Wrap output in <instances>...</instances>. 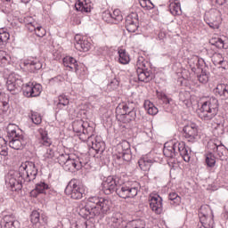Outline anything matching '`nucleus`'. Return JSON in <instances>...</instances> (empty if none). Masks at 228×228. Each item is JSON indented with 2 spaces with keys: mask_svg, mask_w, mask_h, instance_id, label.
Returning a JSON list of instances; mask_svg holds the SVG:
<instances>
[{
  "mask_svg": "<svg viewBox=\"0 0 228 228\" xmlns=\"http://www.w3.org/2000/svg\"><path fill=\"white\" fill-rule=\"evenodd\" d=\"M111 209V200L97 196L90 197L78 206V215L82 218H95L106 215Z\"/></svg>",
  "mask_w": 228,
  "mask_h": 228,
  "instance_id": "1",
  "label": "nucleus"
},
{
  "mask_svg": "<svg viewBox=\"0 0 228 228\" xmlns=\"http://www.w3.org/2000/svg\"><path fill=\"white\" fill-rule=\"evenodd\" d=\"M177 151L180 156H182V158L183 159V161H186V163H188L190 161V152L188 151V149H186V145L184 144L183 142H166L164 145L163 153L164 156H166V158H174Z\"/></svg>",
  "mask_w": 228,
  "mask_h": 228,
  "instance_id": "2",
  "label": "nucleus"
},
{
  "mask_svg": "<svg viewBox=\"0 0 228 228\" xmlns=\"http://www.w3.org/2000/svg\"><path fill=\"white\" fill-rule=\"evenodd\" d=\"M218 113V100L211 97L203 102L199 111V117L202 120H212Z\"/></svg>",
  "mask_w": 228,
  "mask_h": 228,
  "instance_id": "3",
  "label": "nucleus"
},
{
  "mask_svg": "<svg viewBox=\"0 0 228 228\" xmlns=\"http://www.w3.org/2000/svg\"><path fill=\"white\" fill-rule=\"evenodd\" d=\"M7 133L11 138L9 146L15 151H20V149L24 147L26 142H24V137L20 134L19 127L15 125H9L7 126Z\"/></svg>",
  "mask_w": 228,
  "mask_h": 228,
  "instance_id": "4",
  "label": "nucleus"
},
{
  "mask_svg": "<svg viewBox=\"0 0 228 228\" xmlns=\"http://www.w3.org/2000/svg\"><path fill=\"white\" fill-rule=\"evenodd\" d=\"M65 193L70 199L74 200H79L83 199L85 195V187L83 184L79 183V181L77 179H72L67 185L65 189Z\"/></svg>",
  "mask_w": 228,
  "mask_h": 228,
  "instance_id": "5",
  "label": "nucleus"
},
{
  "mask_svg": "<svg viewBox=\"0 0 228 228\" xmlns=\"http://www.w3.org/2000/svg\"><path fill=\"white\" fill-rule=\"evenodd\" d=\"M19 174L21 179L29 182L35 180L37 174H38V169L33 161H25L20 166Z\"/></svg>",
  "mask_w": 228,
  "mask_h": 228,
  "instance_id": "6",
  "label": "nucleus"
},
{
  "mask_svg": "<svg viewBox=\"0 0 228 228\" xmlns=\"http://www.w3.org/2000/svg\"><path fill=\"white\" fill-rule=\"evenodd\" d=\"M205 20H207V24L212 29H218L220 28V24L222 23V17L220 11L216 9H211L205 14Z\"/></svg>",
  "mask_w": 228,
  "mask_h": 228,
  "instance_id": "7",
  "label": "nucleus"
},
{
  "mask_svg": "<svg viewBox=\"0 0 228 228\" xmlns=\"http://www.w3.org/2000/svg\"><path fill=\"white\" fill-rule=\"evenodd\" d=\"M200 221L205 228H213L215 222L211 216V208L208 205L201 206L199 212Z\"/></svg>",
  "mask_w": 228,
  "mask_h": 228,
  "instance_id": "8",
  "label": "nucleus"
},
{
  "mask_svg": "<svg viewBox=\"0 0 228 228\" xmlns=\"http://www.w3.org/2000/svg\"><path fill=\"white\" fill-rule=\"evenodd\" d=\"M25 97H38L42 94V86L37 83H27L22 86Z\"/></svg>",
  "mask_w": 228,
  "mask_h": 228,
  "instance_id": "9",
  "label": "nucleus"
},
{
  "mask_svg": "<svg viewBox=\"0 0 228 228\" xmlns=\"http://www.w3.org/2000/svg\"><path fill=\"white\" fill-rule=\"evenodd\" d=\"M121 199H134L138 195V188L122 185L116 190Z\"/></svg>",
  "mask_w": 228,
  "mask_h": 228,
  "instance_id": "10",
  "label": "nucleus"
},
{
  "mask_svg": "<svg viewBox=\"0 0 228 228\" xmlns=\"http://www.w3.org/2000/svg\"><path fill=\"white\" fill-rule=\"evenodd\" d=\"M150 208L156 215L163 213V199L158 194L150 195Z\"/></svg>",
  "mask_w": 228,
  "mask_h": 228,
  "instance_id": "11",
  "label": "nucleus"
},
{
  "mask_svg": "<svg viewBox=\"0 0 228 228\" xmlns=\"http://www.w3.org/2000/svg\"><path fill=\"white\" fill-rule=\"evenodd\" d=\"M75 42V47L77 51L88 53V50L92 49V43H90V40L86 37L76 35Z\"/></svg>",
  "mask_w": 228,
  "mask_h": 228,
  "instance_id": "12",
  "label": "nucleus"
},
{
  "mask_svg": "<svg viewBox=\"0 0 228 228\" xmlns=\"http://www.w3.org/2000/svg\"><path fill=\"white\" fill-rule=\"evenodd\" d=\"M87 143L89 147H92L96 152H104L106 144L102 142V139L99 136L87 135Z\"/></svg>",
  "mask_w": 228,
  "mask_h": 228,
  "instance_id": "13",
  "label": "nucleus"
},
{
  "mask_svg": "<svg viewBox=\"0 0 228 228\" xmlns=\"http://www.w3.org/2000/svg\"><path fill=\"white\" fill-rule=\"evenodd\" d=\"M21 86L22 79L20 78V76L15 73L9 75L6 81V86L9 92H15V90H17V88H20Z\"/></svg>",
  "mask_w": 228,
  "mask_h": 228,
  "instance_id": "14",
  "label": "nucleus"
},
{
  "mask_svg": "<svg viewBox=\"0 0 228 228\" xmlns=\"http://www.w3.org/2000/svg\"><path fill=\"white\" fill-rule=\"evenodd\" d=\"M117 179H115L113 176H108L102 183V190L105 195H110V193L117 191Z\"/></svg>",
  "mask_w": 228,
  "mask_h": 228,
  "instance_id": "15",
  "label": "nucleus"
},
{
  "mask_svg": "<svg viewBox=\"0 0 228 228\" xmlns=\"http://www.w3.org/2000/svg\"><path fill=\"white\" fill-rule=\"evenodd\" d=\"M66 172H76L81 168V160L75 155H70L69 159L62 166Z\"/></svg>",
  "mask_w": 228,
  "mask_h": 228,
  "instance_id": "16",
  "label": "nucleus"
},
{
  "mask_svg": "<svg viewBox=\"0 0 228 228\" xmlns=\"http://www.w3.org/2000/svg\"><path fill=\"white\" fill-rule=\"evenodd\" d=\"M184 136L188 138L189 142L195 140L199 136V126L195 123H190L183 127Z\"/></svg>",
  "mask_w": 228,
  "mask_h": 228,
  "instance_id": "17",
  "label": "nucleus"
},
{
  "mask_svg": "<svg viewBox=\"0 0 228 228\" xmlns=\"http://www.w3.org/2000/svg\"><path fill=\"white\" fill-rule=\"evenodd\" d=\"M126 28L129 33H134L138 29V14L133 12L126 17Z\"/></svg>",
  "mask_w": 228,
  "mask_h": 228,
  "instance_id": "18",
  "label": "nucleus"
},
{
  "mask_svg": "<svg viewBox=\"0 0 228 228\" xmlns=\"http://www.w3.org/2000/svg\"><path fill=\"white\" fill-rule=\"evenodd\" d=\"M122 215L120 213H115L112 216L107 218V225L110 228H122Z\"/></svg>",
  "mask_w": 228,
  "mask_h": 228,
  "instance_id": "19",
  "label": "nucleus"
},
{
  "mask_svg": "<svg viewBox=\"0 0 228 228\" xmlns=\"http://www.w3.org/2000/svg\"><path fill=\"white\" fill-rule=\"evenodd\" d=\"M212 61L214 65L217 67L220 72H224V70H225V68L227 67V61H225L224 56H222V54L220 53L214 54L212 57Z\"/></svg>",
  "mask_w": 228,
  "mask_h": 228,
  "instance_id": "20",
  "label": "nucleus"
},
{
  "mask_svg": "<svg viewBox=\"0 0 228 228\" xmlns=\"http://www.w3.org/2000/svg\"><path fill=\"white\" fill-rule=\"evenodd\" d=\"M5 183L12 191H19V190H22V183H20V182L12 175H7Z\"/></svg>",
  "mask_w": 228,
  "mask_h": 228,
  "instance_id": "21",
  "label": "nucleus"
},
{
  "mask_svg": "<svg viewBox=\"0 0 228 228\" xmlns=\"http://www.w3.org/2000/svg\"><path fill=\"white\" fill-rule=\"evenodd\" d=\"M73 131L75 133H77L80 136V140H86L88 136H86V134L88 133L87 129H85V126L83 125L82 121H77L73 123Z\"/></svg>",
  "mask_w": 228,
  "mask_h": 228,
  "instance_id": "22",
  "label": "nucleus"
},
{
  "mask_svg": "<svg viewBox=\"0 0 228 228\" xmlns=\"http://www.w3.org/2000/svg\"><path fill=\"white\" fill-rule=\"evenodd\" d=\"M46 190H49V185L44 182H40L37 183L35 189L30 191V197L37 199L41 193H45Z\"/></svg>",
  "mask_w": 228,
  "mask_h": 228,
  "instance_id": "23",
  "label": "nucleus"
},
{
  "mask_svg": "<svg viewBox=\"0 0 228 228\" xmlns=\"http://www.w3.org/2000/svg\"><path fill=\"white\" fill-rule=\"evenodd\" d=\"M152 163H154V159L148 156L142 157L138 161L139 167L141 170H143V172H149L151 167H152Z\"/></svg>",
  "mask_w": 228,
  "mask_h": 228,
  "instance_id": "24",
  "label": "nucleus"
},
{
  "mask_svg": "<svg viewBox=\"0 0 228 228\" xmlns=\"http://www.w3.org/2000/svg\"><path fill=\"white\" fill-rule=\"evenodd\" d=\"M137 77L139 81H142L143 83H149V81L152 80V72L147 70L144 69H137Z\"/></svg>",
  "mask_w": 228,
  "mask_h": 228,
  "instance_id": "25",
  "label": "nucleus"
},
{
  "mask_svg": "<svg viewBox=\"0 0 228 228\" xmlns=\"http://www.w3.org/2000/svg\"><path fill=\"white\" fill-rule=\"evenodd\" d=\"M208 147L210 148L213 152H216L218 158L224 160L225 159V148L222 145H217L213 142H208Z\"/></svg>",
  "mask_w": 228,
  "mask_h": 228,
  "instance_id": "26",
  "label": "nucleus"
},
{
  "mask_svg": "<svg viewBox=\"0 0 228 228\" xmlns=\"http://www.w3.org/2000/svg\"><path fill=\"white\" fill-rule=\"evenodd\" d=\"M136 118V110H132L126 112V114H123L118 118L119 122H122L123 124H129L130 122H133Z\"/></svg>",
  "mask_w": 228,
  "mask_h": 228,
  "instance_id": "27",
  "label": "nucleus"
},
{
  "mask_svg": "<svg viewBox=\"0 0 228 228\" xmlns=\"http://www.w3.org/2000/svg\"><path fill=\"white\" fill-rule=\"evenodd\" d=\"M169 11L172 15H181V3H179V0H169Z\"/></svg>",
  "mask_w": 228,
  "mask_h": 228,
  "instance_id": "28",
  "label": "nucleus"
},
{
  "mask_svg": "<svg viewBox=\"0 0 228 228\" xmlns=\"http://www.w3.org/2000/svg\"><path fill=\"white\" fill-rule=\"evenodd\" d=\"M63 65L70 70H77V61L74 57L67 56L63 59Z\"/></svg>",
  "mask_w": 228,
  "mask_h": 228,
  "instance_id": "29",
  "label": "nucleus"
},
{
  "mask_svg": "<svg viewBox=\"0 0 228 228\" xmlns=\"http://www.w3.org/2000/svg\"><path fill=\"white\" fill-rule=\"evenodd\" d=\"M215 92L220 97H224V99H228V85L219 84L215 88Z\"/></svg>",
  "mask_w": 228,
  "mask_h": 228,
  "instance_id": "30",
  "label": "nucleus"
},
{
  "mask_svg": "<svg viewBox=\"0 0 228 228\" xmlns=\"http://www.w3.org/2000/svg\"><path fill=\"white\" fill-rule=\"evenodd\" d=\"M210 44L218 49H228V39L224 40L220 37H215L210 40Z\"/></svg>",
  "mask_w": 228,
  "mask_h": 228,
  "instance_id": "31",
  "label": "nucleus"
},
{
  "mask_svg": "<svg viewBox=\"0 0 228 228\" xmlns=\"http://www.w3.org/2000/svg\"><path fill=\"white\" fill-rule=\"evenodd\" d=\"M131 110H132L129 109V104L126 102L119 103L116 108L117 118H120L121 115H126V113H129V111Z\"/></svg>",
  "mask_w": 228,
  "mask_h": 228,
  "instance_id": "32",
  "label": "nucleus"
},
{
  "mask_svg": "<svg viewBox=\"0 0 228 228\" xmlns=\"http://www.w3.org/2000/svg\"><path fill=\"white\" fill-rule=\"evenodd\" d=\"M24 65L26 67H28L31 72H35V70H40V68L42 67V62L35 59L32 61H26L24 62Z\"/></svg>",
  "mask_w": 228,
  "mask_h": 228,
  "instance_id": "33",
  "label": "nucleus"
},
{
  "mask_svg": "<svg viewBox=\"0 0 228 228\" xmlns=\"http://www.w3.org/2000/svg\"><path fill=\"white\" fill-rule=\"evenodd\" d=\"M144 110L147 111L148 115H158V107L154 106V103H152L151 101L146 100L144 101Z\"/></svg>",
  "mask_w": 228,
  "mask_h": 228,
  "instance_id": "34",
  "label": "nucleus"
},
{
  "mask_svg": "<svg viewBox=\"0 0 228 228\" xmlns=\"http://www.w3.org/2000/svg\"><path fill=\"white\" fill-rule=\"evenodd\" d=\"M212 133L214 136H222V134L225 133V126L224 125V121H220L219 123L214 125Z\"/></svg>",
  "mask_w": 228,
  "mask_h": 228,
  "instance_id": "35",
  "label": "nucleus"
},
{
  "mask_svg": "<svg viewBox=\"0 0 228 228\" xmlns=\"http://www.w3.org/2000/svg\"><path fill=\"white\" fill-rule=\"evenodd\" d=\"M69 104H70V100L69 99V96L65 94L59 95L57 103V108H59V110H63L64 108H67Z\"/></svg>",
  "mask_w": 228,
  "mask_h": 228,
  "instance_id": "36",
  "label": "nucleus"
},
{
  "mask_svg": "<svg viewBox=\"0 0 228 228\" xmlns=\"http://www.w3.org/2000/svg\"><path fill=\"white\" fill-rule=\"evenodd\" d=\"M118 56H119V63L122 65H127L131 59L129 58V54H127V52H126L125 49H119L118 50Z\"/></svg>",
  "mask_w": 228,
  "mask_h": 228,
  "instance_id": "37",
  "label": "nucleus"
},
{
  "mask_svg": "<svg viewBox=\"0 0 228 228\" xmlns=\"http://www.w3.org/2000/svg\"><path fill=\"white\" fill-rule=\"evenodd\" d=\"M180 101H182L185 106H191V94L188 91L181 92Z\"/></svg>",
  "mask_w": 228,
  "mask_h": 228,
  "instance_id": "38",
  "label": "nucleus"
},
{
  "mask_svg": "<svg viewBox=\"0 0 228 228\" xmlns=\"http://www.w3.org/2000/svg\"><path fill=\"white\" fill-rule=\"evenodd\" d=\"M10 61H12V57H10L6 52L0 51V67H6V65H10Z\"/></svg>",
  "mask_w": 228,
  "mask_h": 228,
  "instance_id": "39",
  "label": "nucleus"
},
{
  "mask_svg": "<svg viewBox=\"0 0 228 228\" xmlns=\"http://www.w3.org/2000/svg\"><path fill=\"white\" fill-rule=\"evenodd\" d=\"M75 8L77 12H82L85 13H88V12H90L91 10L90 5H88L86 2H81V1H78L76 3Z\"/></svg>",
  "mask_w": 228,
  "mask_h": 228,
  "instance_id": "40",
  "label": "nucleus"
},
{
  "mask_svg": "<svg viewBox=\"0 0 228 228\" xmlns=\"http://www.w3.org/2000/svg\"><path fill=\"white\" fill-rule=\"evenodd\" d=\"M38 133L41 136V143L43 145H45L46 147H48V145H51V139H49V137H47V132L42 128H40L38 130Z\"/></svg>",
  "mask_w": 228,
  "mask_h": 228,
  "instance_id": "41",
  "label": "nucleus"
},
{
  "mask_svg": "<svg viewBox=\"0 0 228 228\" xmlns=\"http://www.w3.org/2000/svg\"><path fill=\"white\" fill-rule=\"evenodd\" d=\"M55 157L56 153L53 148L46 149V151L43 155L45 161H47L48 163H50L52 159H54Z\"/></svg>",
  "mask_w": 228,
  "mask_h": 228,
  "instance_id": "42",
  "label": "nucleus"
},
{
  "mask_svg": "<svg viewBox=\"0 0 228 228\" xmlns=\"http://www.w3.org/2000/svg\"><path fill=\"white\" fill-rule=\"evenodd\" d=\"M1 228H20V223L18 220L3 222Z\"/></svg>",
  "mask_w": 228,
  "mask_h": 228,
  "instance_id": "43",
  "label": "nucleus"
},
{
  "mask_svg": "<svg viewBox=\"0 0 228 228\" xmlns=\"http://www.w3.org/2000/svg\"><path fill=\"white\" fill-rule=\"evenodd\" d=\"M206 165L209 168H213V167H215V165H216V159L215 158V155L213 153L207 154Z\"/></svg>",
  "mask_w": 228,
  "mask_h": 228,
  "instance_id": "44",
  "label": "nucleus"
},
{
  "mask_svg": "<svg viewBox=\"0 0 228 228\" xmlns=\"http://www.w3.org/2000/svg\"><path fill=\"white\" fill-rule=\"evenodd\" d=\"M0 156H8V145L3 137H0Z\"/></svg>",
  "mask_w": 228,
  "mask_h": 228,
  "instance_id": "45",
  "label": "nucleus"
},
{
  "mask_svg": "<svg viewBox=\"0 0 228 228\" xmlns=\"http://www.w3.org/2000/svg\"><path fill=\"white\" fill-rule=\"evenodd\" d=\"M29 118L33 124H36V126L42 124V116L38 112L31 111Z\"/></svg>",
  "mask_w": 228,
  "mask_h": 228,
  "instance_id": "46",
  "label": "nucleus"
},
{
  "mask_svg": "<svg viewBox=\"0 0 228 228\" xmlns=\"http://www.w3.org/2000/svg\"><path fill=\"white\" fill-rule=\"evenodd\" d=\"M10 40V34L4 29H0V45H4Z\"/></svg>",
  "mask_w": 228,
  "mask_h": 228,
  "instance_id": "47",
  "label": "nucleus"
},
{
  "mask_svg": "<svg viewBox=\"0 0 228 228\" xmlns=\"http://www.w3.org/2000/svg\"><path fill=\"white\" fill-rule=\"evenodd\" d=\"M168 199L173 206H179L181 204V198L175 192L169 193Z\"/></svg>",
  "mask_w": 228,
  "mask_h": 228,
  "instance_id": "48",
  "label": "nucleus"
},
{
  "mask_svg": "<svg viewBox=\"0 0 228 228\" xmlns=\"http://www.w3.org/2000/svg\"><path fill=\"white\" fill-rule=\"evenodd\" d=\"M112 16V24H118V22H121L123 17L122 13L120 12V10L116 9L111 13Z\"/></svg>",
  "mask_w": 228,
  "mask_h": 228,
  "instance_id": "49",
  "label": "nucleus"
},
{
  "mask_svg": "<svg viewBox=\"0 0 228 228\" xmlns=\"http://www.w3.org/2000/svg\"><path fill=\"white\" fill-rule=\"evenodd\" d=\"M124 228H145V224L140 220L132 221L127 223Z\"/></svg>",
  "mask_w": 228,
  "mask_h": 228,
  "instance_id": "50",
  "label": "nucleus"
},
{
  "mask_svg": "<svg viewBox=\"0 0 228 228\" xmlns=\"http://www.w3.org/2000/svg\"><path fill=\"white\" fill-rule=\"evenodd\" d=\"M189 67L191 69L192 72H195L197 69V65H199V57L192 56L191 59H189L188 61Z\"/></svg>",
  "mask_w": 228,
  "mask_h": 228,
  "instance_id": "51",
  "label": "nucleus"
},
{
  "mask_svg": "<svg viewBox=\"0 0 228 228\" xmlns=\"http://www.w3.org/2000/svg\"><path fill=\"white\" fill-rule=\"evenodd\" d=\"M139 3L143 10H152L154 8V4L151 0H139Z\"/></svg>",
  "mask_w": 228,
  "mask_h": 228,
  "instance_id": "52",
  "label": "nucleus"
},
{
  "mask_svg": "<svg viewBox=\"0 0 228 228\" xmlns=\"http://www.w3.org/2000/svg\"><path fill=\"white\" fill-rule=\"evenodd\" d=\"M57 159H58V162L60 163V165H61V167H64V165L67 163V161L70 159V155H69L67 153H62V154L59 155Z\"/></svg>",
  "mask_w": 228,
  "mask_h": 228,
  "instance_id": "53",
  "label": "nucleus"
},
{
  "mask_svg": "<svg viewBox=\"0 0 228 228\" xmlns=\"http://www.w3.org/2000/svg\"><path fill=\"white\" fill-rule=\"evenodd\" d=\"M118 85H120V82H118V79H117L116 77H113L109 81V84L107 86L109 90H117V88H118Z\"/></svg>",
  "mask_w": 228,
  "mask_h": 228,
  "instance_id": "54",
  "label": "nucleus"
},
{
  "mask_svg": "<svg viewBox=\"0 0 228 228\" xmlns=\"http://www.w3.org/2000/svg\"><path fill=\"white\" fill-rule=\"evenodd\" d=\"M30 222H32L34 224H37L38 222H40V213H38V211L35 210L31 213Z\"/></svg>",
  "mask_w": 228,
  "mask_h": 228,
  "instance_id": "55",
  "label": "nucleus"
},
{
  "mask_svg": "<svg viewBox=\"0 0 228 228\" xmlns=\"http://www.w3.org/2000/svg\"><path fill=\"white\" fill-rule=\"evenodd\" d=\"M102 20L105 22L113 24V16L111 15V12L110 11H105L104 12H102Z\"/></svg>",
  "mask_w": 228,
  "mask_h": 228,
  "instance_id": "56",
  "label": "nucleus"
},
{
  "mask_svg": "<svg viewBox=\"0 0 228 228\" xmlns=\"http://www.w3.org/2000/svg\"><path fill=\"white\" fill-rule=\"evenodd\" d=\"M10 110V103L8 102L0 101V115L6 113Z\"/></svg>",
  "mask_w": 228,
  "mask_h": 228,
  "instance_id": "57",
  "label": "nucleus"
},
{
  "mask_svg": "<svg viewBox=\"0 0 228 228\" xmlns=\"http://www.w3.org/2000/svg\"><path fill=\"white\" fill-rule=\"evenodd\" d=\"M198 79L200 83L205 84L209 81V77L208 76V73H206L205 71H201V74L198 76Z\"/></svg>",
  "mask_w": 228,
  "mask_h": 228,
  "instance_id": "58",
  "label": "nucleus"
},
{
  "mask_svg": "<svg viewBox=\"0 0 228 228\" xmlns=\"http://www.w3.org/2000/svg\"><path fill=\"white\" fill-rule=\"evenodd\" d=\"M157 96L159 99L163 101V102H165L166 104H170V102L172 101V99H169L168 97H167V94H165L164 93L158 92Z\"/></svg>",
  "mask_w": 228,
  "mask_h": 228,
  "instance_id": "59",
  "label": "nucleus"
},
{
  "mask_svg": "<svg viewBox=\"0 0 228 228\" xmlns=\"http://www.w3.org/2000/svg\"><path fill=\"white\" fill-rule=\"evenodd\" d=\"M35 33L37 37H45V28H44L42 26L37 25L36 27Z\"/></svg>",
  "mask_w": 228,
  "mask_h": 228,
  "instance_id": "60",
  "label": "nucleus"
},
{
  "mask_svg": "<svg viewBox=\"0 0 228 228\" xmlns=\"http://www.w3.org/2000/svg\"><path fill=\"white\" fill-rule=\"evenodd\" d=\"M119 158H122L124 161H131V158H132L131 151L129 150L123 151L121 154V157Z\"/></svg>",
  "mask_w": 228,
  "mask_h": 228,
  "instance_id": "61",
  "label": "nucleus"
},
{
  "mask_svg": "<svg viewBox=\"0 0 228 228\" xmlns=\"http://www.w3.org/2000/svg\"><path fill=\"white\" fill-rule=\"evenodd\" d=\"M136 69H145V60L143 57H139L136 61Z\"/></svg>",
  "mask_w": 228,
  "mask_h": 228,
  "instance_id": "62",
  "label": "nucleus"
},
{
  "mask_svg": "<svg viewBox=\"0 0 228 228\" xmlns=\"http://www.w3.org/2000/svg\"><path fill=\"white\" fill-rule=\"evenodd\" d=\"M158 38L159 40H165V38H167V33L163 30H160Z\"/></svg>",
  "mask_w": 228,
  "mask_h": 228,
  "instance_id": "63",
  "label": "nucleus"
},
{
  "mask_svg": "<svg viewBox=\"0 0 228 228\" xmlns=\"http://www.w3.org/2000/svg\"><path fill=\"white\" fill-rule=\"evenodd\" d=\"M27 28L30 31H36V29H37V26L33 25V23H28L27 25Z\"/></svg>",
  "mask_w": 228,
  "mask_h": 228,
  "instance_id": "64",
  "label": "nucleus"
}]
</instances>
